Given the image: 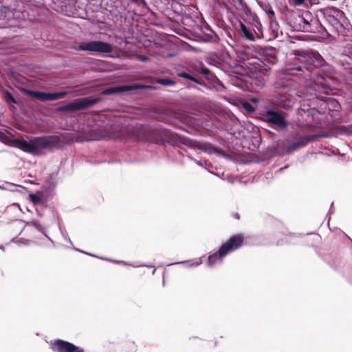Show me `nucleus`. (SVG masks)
Returning <instances> with one entry per match:
<instances>
[{
    "label": "nucleus",
    "mask_w": 352,
    "mask_h": 352,
    "mask_svg": "<svg viewBox=\"0 0 352 352\" xmlns=\"http://www.w3.org/2000/svg\"><path fill=\"white\" fill-rule=\"evenodd\" d=\"M296 60L285 67L287 75H305L307 80L312 82L311 89L316 91L318 98L322 93L327 94L332 91L338 79L334 69L328 64L317 51L296 50Z\"/></svg>",
    "instance_id": "obj_1"
},
{
    "label": "nucleus",
    "mask_w": 352,
    "mask_h": 352,
    "mask_svg": "<svg viewBox=\"0 0 352 352\" xmlns=\"http://www.w3.org/2000/svg\"><path fill=\"white\" fill-rule=\"evenodd\" d=\"M278 50L273 47H258L256 50V61L252 63L254 72L250 78V85L256 89H262L271 73V69L278 60Z\"/></svg>",
    "instance_id": "obj_2"
},
{
    "label": "nucleus",
    "mask_w": 352,
    "mask_h": 352,
    "mask_svg": "<svg viewBox=\"0 0 352 352\" xmlns=\"http://www.w3.org/2000/svg\"><path fill=\"white\" fill-rule=\"evenodd\" d=\"M175 77L184 80L186 87L188 89H195V83L210 89V87L204 80L210 82L218 80V78L203 63L197 65L185 63L179 65L175 68Z\"/></svg>",
    "instance_id": "obj_3"
},
{
    "label": "nucleus",
    "mask_w": 352,
    "mask_h": 352,
    "mask_svg": "<svg viewBox=\"0 0 352 352\" xmlns=\"http://www.w3.org/2000/svg\"><path fill=\"white\" fill-rule=\"evenodd\" d=\"M65 138L60 135H46L32 137L28 140L16 138L12 141V146L34 155L41 156L46 149L59 148L65 144Z\"/></svg>",
    "instance_id": "obj_4"
},
{
    "label": "nucleus",
    "mask_w": 352,
    "mask_h": 352,
    "mask_svg": "<svg viewBox=\"0 0 352 352\" xmlns=\"http://www.w3.org/2000/svg\"><path fill=\"white\" fill-rule=\"evenodd\" d=\"M314 139V135H308L305 136L300 140L292 142L289 145L284 140H278L275 146L269 148L267 152V155L268 157L289 155L292 152L305 146L308 143L312 142Z\"/></svg>",
    "instance_id": "obj_5"
},
{
    "label": "nucleus",
    "mask_w": 352,
    "mask_h": 352,
    "mask_svg": "<svg viewBox=\"0 0 352 352\" xmlns=\"http://www.w3.org/2000/svg\"><path fill=\"white\" fill-rule=\"evenodd\" d=\"M243 239L242 234L232 236L226 243L220 246L217 252L208 255L207 266L209 267H213L217 261L223 258L229 253L239 249L242 245Z\"/></svg>",
    "instance_id": "obj_6"
},
{
    "label": "nucleus",
    "mask_w": 352,
    "mask_h": 352,
    "mask_svg": "<svg viewBox=\"0 0 352 352\" xmlns=\"http://www.w3.org/2000/svg\"><path fill=\"white\" fill-rule=\"evenodd\" d=\"M263 120L277 131H284L288 126L286 113L278 109H267L264 111Z\"/></svg>",
    "instance_id": "obj_7"
},
{
    "label": "nucleus",
    "mask_w": 352,
    "mask_h": 352,
    "mask_svg": "<svg viewBox=\"0 0 352 352\" xmlns=\"http://www.w3.org/2000/svg\"><path fill=\"white\" fill-rule=\"evenodd\" d=\"M100 100V98L84 97L76 99L57 108L58 112H76L89 108Z\"/></svg>",
    "instance_id": "obj_8"
},
{
    "label": "nucleus",
    "mask_w": 352,
    "mask_h": 352,
    "mask_svg": "<svg viewBox=\"0 0 352 352\" xmlns=\"http://www.w3.org/2000/svg\"><path fill=\"white\" fill-rule=\"evenodd\" d=\"M275 89L277 94L276 102L278 105L283 109H289L294 105V101L289 94L291 87L289 82L285 84V82L280 80L275 84Z\"/></svg>",
    "instance_id": "obj_9"
},
{
    "label": "nucleus",
    "mask_w": 352,
    "mask_h": 352,
    "mask_svg": "<svg viewBox=\"0 0 352 352\" xmlns=\"http://www.w3.org/2000/svg\"><path fill=\"white\" fill-rule=\"evenodd\" d=\"M148 132L159 138L162 142L175 145L179 141V135L170 129H165L160 124H154L149 127Z\"/></svg>",
    "instance_id": "obj_10"
},
{
    "label": "nucleus",
    "mask_w": 352,
    "mask_h": 352,
    "mask_svg": "<svg viewBox=\"0 0 352 352\" xmlns=\"http://www.w3.org/2000/svg\"><path fill=\"white\" fill-rule=\"evenodd\" d=\"M78 50L81 51L106 54L111 52L113 51V47L109 43L102 41H92L80 43L78 46Z\"/></svg>",
    "instance_id": "obj_11"
},
{
    "label": "nucleus",
    "mask_w": 352,
    "mask_h": 352,
    "mask_svg": "<svg viewBox=\"0 0 352 352\" xmlns=\"http://www.w3.org/2000/svg\"><path fill=\"white\" fill-rule=\"evenodd\" d=\"M235 30L242 34L247 40L254 41L258 38H261L260 32H257L253 27L246 25L237 18L231 20Z\"/></svg>",
    "instance_id": "obj_12"
},
{
    "label": "nucleus",
    "mask_w": 352,
    "mask_h": 352,
    "mask_svg": "<svg viewBox=\"0 0 352 352\" xmlns=\"http://www.w3.org/2000/svg\"><path fill=\"white\" fill-rule=\"evenodd\" d=\"M314 16L309 11H304L301 14L294 16L292 21V27L296 31L305 32L309 28L310 20Z\"/></svg>",
    "instance_id": "obj_13"
},
{
    "label": "nucleus",
    "mask_w": 352,
    "mask_h": 352,
    "mask_svg": "<svg viewBox=\"0 0 352 352\" xmlns=\"http://www.w3.org/2000/svg\"><path fill=\"white\" fill-rule=\"evenodd\" d=\"M322 13L328 23L333 28L336 30L342 28V24L338 19V16L341 15V13L338 8H327L323 10Z\"/></svg>",
    "instance_id": "obj_14"
},
{
    "label": "nucleus",
    "mask_w": 352,
    "mask_h": 352,
    "mask_svg": "<svg viewBox=\"0 0 352 352\" xmlns=\"http://www.w3.org/2000/svg\"><path fill=\"white\" fill-rule=\"evenodd\" d=\"M52 348L57 352H84L83 349L61 340H57L52 343Z\"/></svg>",
    "instance_id": "obj_15"
},
{
    "label": "nucleus",
    "mask_w": 352,
    "mask_h": 352,
    "mask_svg": "<svg viewBox=\"0 0 352 352\" xmlns=\"http://www.w3.org/2000/svg\"><path fill=\"white\" fill-rule=\"evenodd\" d=\"M197 148L199 150H201L208 154H210V155L216 154L217 155L221 156V157H223L224 159L229 160L232 159V157L231 155L225 153L221 148H218L214 146L210 143L200 144L197 146Z\"/></svg>",
    "instance_id": "obj_16"
},
{
    "label": "nucleus",
    "mask_w": 352,
    "mask_h": 352,
    "mask_svg": "<svg viewBox=\"0 0 352 352\" xmlns=\"http://www.w3.org/2000/svg\"><path fill=\"white\" fill-rule=\"evenodd\" d=\"M309 28L305 32H309L312 34H316L318 36L324 37L327 34V31L324 26L321 24L320 21L318 18L314 17L312 20H310Z\"/></svg>",
    "instance_id": "obj_17"
},
{
    "label": "nucleus",
    "mask_w": 352,
    "mask_h": 352,
    "mask_svg": "<svg viewBox=\"0 0 352 352\" xmlns=\"http://www.w3.org/2000/svg\"><path fill=\"white\" fill-rule=\"evenodd\" d=\"M19 90L27 96L34 97L41 101H50V92L34 91L25 87H21Z\"/></svg>",
    "instance_id": "obj_18"
},
{
    "label": "nucleus",
    "mask_w": 352,
    "mask_h": 352,
    "mask_svg": "<svg viewBox=\"0 0 352 352\" xmlns=\"http://www.w3.org/2000/svg\"><path fill=\"white\" fill-rule=\"evenodd\" d=\"M236 9L245 16H252V10L243 0H233Z\"/></svg>",
    "instance_id": "obj_19"
},
{
    "label": "nucleus",
    "mask_w": 352,
    "mask_h": 352,
    "mask_svg": "<svg viewBox=\"0 0 352 352\" xmlns=\"http://www.w3.org/2000/svg\"><path fill=\"white\" fill-rule=\"evenodd\" d=\"M250 20L249 25L253 27L257 32H260V36H262V25L260 22L258 16L255 13H252V16L248 17Z\"/></svg>",
    "instance_id": "obj_20"
},
{
    "label": "nucleus",
    "mask_w": 352,
    "mask_h": 352,
    "mask_svg": "<svg viewBox=\"0 0 352 352\" xmlns=\"http://www.w3.org/2000/svg\"><path fill=\"white\" fill-rule=\"evenodd\" d=\"M202 263V258H197L193 260H188V261H179L173 263L168 264V265H184L186 267H197L200 265Z\"/></svg>",
    "instance_id": "obj_21"
},
{
    "label": "nucleus",
    "mask_w": 352,
    "mask_h": 352,
    "mask_svg": "<svg viewBox=\"0 0 352 352\" xmlns=\"http://www.w3.org/2000/svg\"><path fill=\"white\" fill-rule=\"evenodd\" d=\"M201 32L206 35V40L207 41H214L217 36L213 30L208 24L202 25L201 27Z\"/></svg>",
    "instance_id": "obj_22"
},
{
    "label": "nucleus",
    "mask_w": 352,
    "mask_h": 352,
    "mask_svg": "<svg viewBox=\"0 0 352 352\" xmlns=\"http://www.w3.org/2000/svg\"><path fill=\"white\" fill-rule=\"evenodd\" d=\"M26 225L34 226L39 232L43 234L50 241L54 243L52 239L48 236L46 232L45 226H43L38 220L28 221L26 222Z\"/></svg>",
    "instance_id": "obj_23"
},
{
    "label": "nucleus",
    "mask_w": 352,
    "mask_h": 352,
    "mask_svg": "<svg viewBox=\"0 0 352 352\" xmlns=\"http://www.w3.org/2000/svg\"><path fill=\"white\" fill-rule=\"evenodd\" d=\"M171 113L166 110H158L155 112V118L166 122L168 120L169 118L170 117Z\"/></svg>",
    "instance_id": "obj_24"
},
{
    "label": "nucleus",
    "mask_w": 352,
    "mask_h": 352,
    "mask_svg": "<svg viewBox=\"0 0 352 352\" xmlns=\"http://www.w3.org/2000/svg\"><path fill=\"white\" fill-rule=\"evenodd\" d=\"M156 82L157 84L164 87H175L177 85L175 80L166 78H158Z\"/></svg>",
    "instance_id": "obj_25"
},
{
    "label": "nucleus",
    "mask_w": 352,
    "mask_h": 352,
    "mask_svg": "<svg viewBox=\"0 0 352 352\" xmlns=\"http://www.w3.org/2000/svg\"><path fill=\"white\" fill-rule=\"evenodd\" d=\"M67 91H57V92H50V101L57 100L65 98L67 95Z\"/></svg>",
    "instance_id": "obj_26"
},
{
    "label": "nucleus",
    "mask_w": 352,
    "mask_h": 352,
    "mask_svg": "<svg viewBox=\"0 0 352 352\" xmlns=\"http://www.w3.org/2000/svg\"><path fill=\"white\" fill-rule=\"evenodd\" d=\"M104 259L109 260L110 261H113L115 263H122L126 265H130V266H133V267H155V266L152 264H146V263H133L132 264V263H129L123 261H117V260L113 261L111 259H107L106 258H104Z\"/></svg>",
    "instance_id": "obj_27"
},
{
    "label": "nucleus",
    "mask_w": 352,
    "mask_h": 352,
    "mask_svg": "<svg viewBox=\"0 0 352 352\" xmlns=\"http://www.w3.org/2000/svg\"><path fill=\"white\" fill-rule=\"evenodd\" d=\"M342 54L352 60V40H350L344 47Z\"/></svg>",
    "instance_id": "obj_28"
},
{
    "label": "nucleus",
    "mask_w": 352,
    "mask_h": 352,
    "mask_svg": "<svg viewBox=\"0 0 352 352\" xmlns=\"http://www.w3.org/2000/svg\"><path fill=\"white\" fill-rule=\"evenodd\" d=\"M3 98L8 103H9V104H16L17 103V100L13 96L12 93L10 92L9 91L3 90Z\"/></svg>",
    "instance_id": "obj_29"
},
{
    "label": "nucleus",
    "mask_w": 352,
    "mask_h": 352,
    "mask_svg": "<svg viewBox=\"0 0 352 352\" xmlns=\"http://www.w3.org/2000/svg\"><path fill=\"white\" fill-rule=\"evenodd\" d=\"M29 198L30 199V201L34 204H43V201L41 198V197L36 194V193H30L29 195Z\"/></svg>",
    "instance_id": "obj_30"
},
{
    "label": "nucleus",
    "mask_w": 352,
    "mask_h": 352,
    "mask_svg": "<svg viewBox=\"0 0 352 352\" xmlns=\"http://www.w3.org/2000/svg\"><path fill=\"white\" fill-rule=\"evenodd\" d=\"M328 105L327 104V101H323L322 100V104H321L320 106V110H316L315 108H312L311 109V112L310 113L311 114L312 116H314L315 114L314 113V111H317L320 114H324L326 113V110H327V106Z\"/></svg>",
    "instance_id": "obj_31"
},
{
    "label": "nucleus",
    "mask_w": 352,
    "mask_h": 352,
    "mask_svg": "<svg viewBox=\"0 0 352 352\" xmlns=\"http://www.w3.org/2000/svg\"><path fill=\"white\" fill-rule=\"evenodd\" d=\"M12 241H15L16 243L18 245H29L30 244H32V243H36L35 241H32V240H29V239H24V238H20L18 240L15 241V239H12Z\"/></svg>",
    "instance_id": "obj_32"
},
{
    "label": "nucleus",
    "mask_w": 352,
    "mask_h": 352,
    "mask_svg": "<svg viewBox=\"0 0 352 352\" xmlns=\"http://www.w3.org/2000/svg\"><path fill=\"white\" fill-rule=\"evenodd\" d=\"M264 11L271 21L276 19L275 12L274 11L273 8L271 6L266 8V9H265Z\"/></svg>",
    "instance_id": "obj_33"
},
{
    "label": "nucleus",
    "mask_w": 352,
    "mask_h": 352,
    "mask_svg": "<svg viewBox=\"0 0 352 352\" xmlns=\"http://www.w3.org/2000/svg\"><path fill=\"white\" fill-rule=\"evenodd\" d=\"M7 8L6 7H1L0 8V28L4 25L3 21L6 19Z\"/></svg>",
    "instance_id": "obj_34"
},
{
    "label": "nucleus",
    "mask_w": 352,
    "mask_h": 352,
    "mask_svg": "<svg viewBox=\"0 0 352 352\" xmlns=\"http://www.w3.org/2000/svg\"><path fill=\"white\" fill-rule=\"evenodd\" d=\"M190 160L192 161H193L199 166H201V167H204V166H212V164L210 163V162H208L206 161L197 160L194 159L192 157H190Z\"/></svg>",
    "instance_id": "obj_35"
},
{
    "label": "nucleus",
    "mask_w": 352,
    "mask_h": 352,
    "mask_svg": "<svg viewBox=\"0 0 352 352\" xmlns=\"http://www.w3.org/2000/svg\"><path fill=\"white\" fill-rule=\"evenodd\" d=\"M243 108L247 111L248 113H252L255 111L254 107L249 102H244L243 103Z\"/></svg>",
    "instance_id": "obj_36"
},
{
    "label": "nucleus",
    "mask_w": 352,
    "mask_h": 352,
    "mask_svg": "<svg viewBox=\"0 0 352 352\" xmlns=\"http://www.w3.org/2000/svg\"><path fill=\"white\" fill-rule=\"evenodd\" d=\"M9 138L3 132L0 131V142L6 144H10L8 142Z\"/></svg>",
    "instance_id": "obj_37"
},
{
    "label": "nucleus",
    "mask_w": 352,
    "mask_h": 352,
    "mask_svg": "<svg viewBox=\"0 0 352 352\" xmlns=\"http://www.w3.org/2000/svg\"><path fill=\"white\" fill-rule=\"evenodd\" d=\"M347 65H349V68L345 67L346 74L348 78L352 80V65L351 63H347Z\"/></svg>",
    "instance_id": "obj_38"
},
{
    "label": "nucleus",
    "mask_w": 352,
    "mask_h": 352,
    "mask_svg": "<svg viewBox=\"0 0 352 352\" xmlns=\"http://www.w3.org/2000/svg\"><path fill=\"white\" fill-rule=\"evenodd\" d=\"M137 59L142 63H146L149 60V57L144 54H138L137 56Z\"/></svg>",
    "instance_id": "obj_39"
},
{
    "label": "nucleus",
    "mask_w": 352,
    "mask_h": 352,
    "mask_svg": "<svg viewBox=\"0 0 352 352\" xmlns=\"http://www.w3.org/2000/svg\"><path fill=\"white\" fill-rule=\"evenodd\" d=\"M265 131L272 141L274 142L278 139V135L276 133H275L274 132H272V131L268 130V129H266Z\"/></svg>",
    "instance_id": "obj_40"
},
{
    "label": "nucleus",
    "mask_w": 352,
    "mask_h": 352,
    "mask_svg": "<svg viewBox=\"0 0 352 352\" xmlns=\"http://www.w3.org/2000/svg\"><path fill=\"white\" fill-rule=\"evenodd\" d=\"M257 3L259 5V6L263 10H265V9H266V8L270 6L266 2H264V1H257Z\"/></svg>",
    "instance_id": "obj_41"
},
{
    "label": "nucleus",
    "mask_w": 352,
    "mask_h": 352,
    "mask_svg": "<svg viewBox=\"0 0 352 352\" xmlns=\"http://www.w3.org/2000/svg\"><path fill=\"white\" fill-rule=\"evenodd\" d=\"M134 1H135L138 5H139L140 6H141L142 8L146 6V3L145 0H134Z\"/></svg>",
    "instance_id": "obj_42"
},
{
    "label": "nucleus",
    "mask_w": 352,
    "mask_h": 352,
    "mask_svg": "<svg viewBox=\"0 0 352 352\" xmlns=\"http://www.w3.org/2000/svg\"><path fill=\"white\" fill-rule=\"evenodd\" d=\"M292 1L295 6H301L305 3V0H292Z\"/></svg>",
    "instance_id": "obj_43"
},
{
    "label": "nucleus",
    "mask_w": 352,
    "mask_h": 352,
    "mask_svg": "<svg viewBox=\"0 0 352 352\" xmlns=\"http://www.w3.org/2000/svg\"><path fill=\"white\" fill-rule=\"evenodd\" d=\"M115 92H116V91L114 90V88H109L104 91V94H113Z\"/></svg>",
    "instance_id": "obj_44"
},
{
    "label": "nucleus",
    "mask_w": 352,
    "mask_h": 352,
    "mask_svg": "<svg viewBox=\"0 0 352 352\" xmlns=\"http://www.w3.org/2000/svg\"><path fill=\"white\" fill-rule=\"evenodd\" d=\"M311 4L316 5L319 3V0H307Z\"/></svg>",
    "instance_id": "obj_45"
},
{
    "label": "nucleus",
    "mask_w": 352,
    "mask_h": 352,
    "mask_svg": "<svg viewBox=\"0 0 352 352\" xmlns=\"http://www.w3.org/2000/svg\"><path fill=\"white\" fill-rule=\"evenodd\" d=\"M186 132L189 133H194V131H195V129L194 128H192L190 129H186L185 130Z\"/></svg>",
    "instance_id": "obj_46"
},
{
    "label": "nucleus",
    "mask_w": 352,
    "mask_h": 352,
    "mask_svg": "<svg viewBox=\"0 0 352 352\" xmlns=\"http://www.w3.org/2000/svg\"><path fill=\"white\" fill-rule=\"evenodd\" d=\"M204 167L206 170H209L210 173H212V172L210 171V168H213V166H204Z\"/></svg>",
    "instance_id": "obj_47"
},
{
    "label": "nucleus",
    "mask_w": 352,
    "mask_h": 352,
    "mask_svg": "<svg viewBox=\"0 0 352 352\" xmlns=\"http://www.w3.org/2000/svg\"><path fill=\"white\" fill-rule=\"evenodd\" d=\"M75 250H77V251H78V252H82V253H84V254H89V255H91V256H94V255L91 254H88V253H87V252H84V251H82V250H78V249H76V248Z\"/></svg>",
    "instance_id": "obj_48"
},
{
    "label": "nucleus",
    "mask_w": 352,
    "mask_h": 352,
    "mask_svg": "<svg viewBox=\"0 0 352 352\" xmlns=\"http://www.w3.org/2000/svg\"><path fill=\"white\" fill-rule=\"evenodd\" d=\"M36 214H37V215L38 217H41L42 216V214L40 212V211L38 209H36Z\"/></svg>",
    "instance_id": "obj_49"
},
{
    "label": "nucleus",
    "mask_w": 352,
    "mask_h": 352,
    "mask_svg": "<svg viewBox=\"0 0 352 352\" xmlns=\"http://www.w3.org/2000/svg\"><path fill=\"white\" fill-rule=\"evenodd\" d=\"M335 103H336V105H334L333 107L336 108V106H340V104L337 102V101H335Z\"/></svg>",
    "instance_id": "obj_50"
},
{
    "label": "nucleus",
    "mask_w": 352,
    "mask_h": 352,
    "mask_svg": "<svg viewBox=\"0 0 352 352\" xmlns=\"http://www.w3.org/2000/svg\"><path fill=\"white\" fill-rule=\"evenodd\" d=\"M277 245H283V243H282V242L278 241H277Z\"/></svg>",
    "instance_id": "obj_51"
},
{
    "label": "nucleus",
    "mask_w": 352,
    "mask_h": 352,
    "mask_svg": "<svg viewBox=\"0 0 352 352\" xmlns=\"http://www.w3.org/2000/svg\"><path fill=\"white\" fill-rule=\"evenodd\" d=\"M156 272V269L154 267L153 270H152V274H154Z\"/></svg>",
    "instance_id": "obj_52"
},
{
    "label": "nucleus",
    "mask_w": 352,
    "mask_h": 352,
    "mask_svg": "<svg viewBox=\"0 0 352 352\" xmlns=\"http://www.w3.org/2000/svg\"><path fill=\"white\" fill-rule=\"evenodd\" d=\"M14 205L18 206L19 207H20L19 204L18 203H15ZM19 209H20L21 211H22V209L21 208H19Z\"/></svg>",
    "instance_id": "obj_53"
},
{
    "label": "nucleus",
    "mask_w": 352,
    "mask_h": 352,
    "mask_svg": "<svg viewBox=\"0 0 352 352\" xmlns=\"http://www.w3.org/2000/svg\"><path fill=\"white\" fill-rule=\"evenodd\" d=\"M343 66H344V68H345V67L349 68V65H347V63H346V65H345V64H343Z\"/></svg>",
    "instance_id": "obj_54"
},
{
    "label": "nucleus",
    "mask_w": 352,
    "mask_h": 352,
    "mask_svg": "<svg viewBox=\"0 0 352 352\" xmlns=\"http://www.w3.org/2000/svg\"><path fill=\"white\" fill-rule=\"evenodd\" d=\"M67 241H69L71 244H72V242L70 239H67Z\"/></svg>",
    "instance_id": "obj_55"
},
{
    "label": "nucleus",
    "mask_w": 352,
    "mask_h": 352,
    "mask_svg": "<svg viewBox=\"0 0 352 352\" xmlns=\"http://www.w3.org/2000/svg\"><path fill=\"white\" fill-rule=\"evenodd\" d=\"M0 249L4 250V247L3 245H0Z\"/></svg>",
    "instance_id": "obj_56"
},
{
    "label": "nucleus",
    "mask_w": 352,
    "mask_h": 352,
    "mask_svg": "<svg viewBox=\"0 0 352 352\" xmlns=\"http://www.w3.org/2000/svg\"><path fill=\"white\" fill-rule=\"evenodd\" d=\"M236 217L237 219H239V214L238 213H236Z\"/></svg>",
    "instance_id": "obj_57"
},
{
    "label": "nucleus",
    "mask_w": 352,
    "mask_h": 352,
    "mask_svg": "<svg viewBox=\"0 0 352 352\" xmlns=\"http://www.w3.org/2000/svg\"><path fill=\"white\" fill-rule=\"evenodd\" d=\"M351 108L352 109V102H351Z\"/></svg>",
    "instance_id": "obj_58"
}]
</instances>
